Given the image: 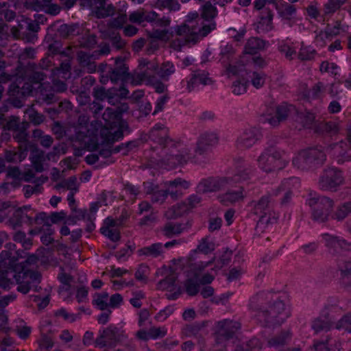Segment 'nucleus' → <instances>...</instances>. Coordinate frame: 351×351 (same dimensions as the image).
Wrapping results in <instances>:
<instances>
[{
  "label": "nucleus",
  "instance_id": "39448f33",
  "mask_svg": "<svg viewBox=\"0 0 351 351\" xmlns=\"http://www.w3.org/2000/svg\"><path fill=\"white\" fill-rule=\"evenodd\" d=\"M326 160L325 152L319 147L300 150L293 158L294 167L301 170H310L322 166Z\"/></svg>",
  "mask_w": 351,
  "mask_h": 351
},
{
  "label": "nucleus",
  "instance_id": "dca6fc26",
  "mask_svg": "<svg viewBox=\"0 0 351 351\" xmlns=\"http://www.w3.org/2000/svg\"><path fill=\"white\" fill-rule=\"evenodd\" d=\"M254 170L253 167L243 159H238L236 162L235 173L232 177L227 178L228 186H232L233 183H241L250 180Z\"/></svg>",
  "mask_w": 351,
  "mask_h": 351
},
{
  "label": "nucleus",
  "instance_id": "2eb2a0df",
  "mask_svg": "<svg viewBox=\"0 0 351 351\" xmlns=\"http://www.w3.org/2000/svg\"><path fill=\"white\" fill-rule=\"evenodd\" d=\"M7 128L12 132L14 139L20 143H26L27 142L28 134L27 130L29 127V123L27 121H20L19 117H12L7 122Z\"/></svg>",
  "mask_w": 351,
  "mask_h": 351
},
{
  "label": "nucleus",
  "instance_id": "a211bd4d",
  "mask_svg": "<svg viewBox=\"0 0 351 351\" xmlns=\"http://www.w3.org/2000/svg\"><path fill=\"white\" fill-rule=\"evenodd\" d=\"M228 187L227 178L203 179L197 185L199 192L206 193L226 189Z\"/></svg>",
  "mask_w": 351,
  "mask_h": 351
},
{
  "label": "nucleus",
  "instance_id": "864d4df0",
  "mask_svg": "<svg viewBox=\"0 0 351 351\" xmlns=\"http://www.w3.org/2000/svg\"><path fill=\"white\" fill-rule=\"evenodd\" d=\"M60 188H64L67 190H69L70 192L78 191V184L77 178L74 176L70 177L64 182L59 183L55 186V189H59Z\"/></svg>",
  "mask_w": 351,
  "mask_h": 351
},
{
  "label": "nucleus",
  "instance_id": "f3484780",
  "mask_svg": "<svg viewBox=\"0 0 351 351\" xmlns=\"http://www.w3.org/2000/svg\"><path fill=\"white\" fill-rule=\"evenodd\" d=\"M219 138L216 133L206 132L202 134L196 143L195 152L197 155L204 157L210 151L213 147L217 145Z\"/></svg>",
  "mask_w": 351,
  "mask_h": 351
},
{
  "label": "nucleus",
  "instance_id": "3c124183",
  "mask_svg": "<svg viewBox=\"0 0 351 351\" xmlns=\"http://www.w3.org/2000/svg\"><path fill=\"white\" fill-rule=\"evenodd\" d=\"M215 250V243L209 240L208 236L202 238L197 245V250L204 254H208Z\"/></svg>",
  "mask_w": 351,
  "mask_h": 351
},
{
  "label": "nucleus",
  "instance_id": "09e8293b",
  "mask_svg": "<svg viewBox=\"0 0 351 351\" xmlns=\"http://www.w3.org/2000/svg\"><path fill=\"white\" fill-rule=\"evenodd\" d=\"M110 92L108 98L106 99L109 104L114 105L116 102H118L121 98L126 97L128 94V90L121 87L119 90L114 88H110Z\"/></svg>",
  "mask_w": 351,
  "mask_h": 351
},
{
  "label": "nucleus",
  "instance_id": "9d476101",
  "mask_svg": "<svg viewBox=\"0 0 351 351\" xmlns=\"http://www.w3.org/2000/svg\"><path fill=\"white\" fill-rule=\"evenodd\" d=\"M13 276L18 285L17 291L23 294L27 293L32 288L36 291L40 281V274L32 270H23L14 274Z\"/></svg>",
  "mask_w": 351,
  "mask_h": 351
},
{
  "label": "nucleus",
  "instance_id": "c756f323",
  "mask_svg": "<svg viewBox=\"0 0 351 351\" xmlns=\"http://www.w3.org/2000/svg\"><path fill=\"white\" fill-rule=\"evenodd\" d=\"M157 13L154 11H146L144 9H138L132 12L129 16V20L132 23H141L145 21L152 23L156 17Z\"/></svg>",
  "mask_w": 351,
  "mask_h": 351
},
{
  "label": "nucleus",
  "instance_id": "412c9836",
  "mask_svg": "<svg viewBox=\"0 0 351 351\" xmlns=\"http://www.w3.org/2000/svg\"><path fill=\"white\" fill-rule=\"evenodd\" d=\"M118 330L116 327L110 326L100 332L95 340V346L99 348H113L117 345Z\"/></svg>",
  "mask_w": 351,
  "mask_h": 351
},
{
  "label": "nucleus",
  "instance_id": "774afa93",
  "mask_svg": "<svg viewBox=\"0 0 351 351\" xmlns=\"http://www.w3.org/2000/svg\"><path fill=\"white\" fill-rule=\"evenodd\" d=\"M335 328L341 329L343 328L346 330L351 332V313L343 316L341 319L338 321V323L335 326Z\"/></svg>",
  "mask_w": 351,
  "mask_h": 351
},
{
  "label": "nucleus",
  "instance_id": "b1692460",
  "mask_svg": "<svg viewBox=\"0 0 351 351\" xmlns=\"http://www.w3.org/2000/svg\"><path fill=\"white\" fill-rule=\"evenodd\" d=\"M120 222L112 217H107L100 229L101 233L112 241L116 242L121 238L120 231L118 228Z\"/></svg>",
  "mask_w": 351,
  "mask_h": 351
},
{
  "label": "nucleus",
  "instance_id": "603ef678",
  "mask_svg": "<svg viewBox=\"0 0 351 351\" xmlns=\"http://www.w3.org/2000/svg\"><path fill=\"white\" fill-rule=\"evenodd\" d=\"M291 335L288 331H282L278 336H276L268 341L270 347H278L286 343L287 340L290 339Z\"/></svg>",
  "mask_w": 351,
  "mask_h": 351
},
{
  "label": "nucleus",
  "instance_id": "4be33fe9",
  "mask_svg": "<svg viewBox=\"0 0 351 351\" xmlns=\"http://www.w3.org/2000/svg\"><path fill=\"white\" fill-rule=\"evenodd\" d=\"M322 237L325 242L326 247L331 253L337 254L342 250H349L350 248V244L339 237L324 233L322 234Z\"/></svg>",
  "mask_w": 351,
  "mask_h": 351
},
{
  "label": "nucleus",
  "instance_id": "473e14b6",
  "mask_svg": "<svg viewBox=\"0 0 351 351\" xmlns=\"http://www.w3.org/2000/svg\"><path fill=\"white\" fill-rule=\"evenodd\" d=\"M95 54H88L84 51H80L77 54V59L79 64L83 68L87 70L89 73H94L96 71V64L95 60L96 59Z\"/></svg>",
  "mask_w": 351,
  "mask_h": 351
},
{
  "label": "nucleus",
  "instance_id": "f257e3e1",
  "mask_svg": "<svg viewBox=\"0 0 351 351\" xmlns=\"http://www.w3.org/2000/svg\"><path fill=\"white\" fill-rule=\"evenodd\" d=\"M285 296L269 291H260L250 299L249 308L263 326L280 325L291 315Z\"/></svg>",
  "mask_w": 351,
  "mask_h": 351
},
{
  "label": "nucleus",
  "instance_id": "e2e57ef3",
  "mask_svg": "<svg viewBox=\"0 0 351 351\" xmlns=\"http://www.w3.org/2000/svg\"><path fill=\"white\" fill-rule=\"evenodd\" d=\"M247 82L244 79L236 80L232 86V93L237 95L243 94L247 91Z\"/></svg>",
  "mask_w": 351,
  "mask_h": 351
},
{
  "label": "nucleus",
  "instance_id": "052dcab7",
  "mask_svg": "<svg viewBox=\"0 0 351 351\" xmlns=\"http://www.w3.org/2000/svg\"><path fill=\"white\" fill-rule=\"evenodd\" d=\"M8 7V3H0V17L8 21H10L15 18L16 14L14 11L9 10Z\"/></svg>",
  "mask_w": 351,
  "mask_h": 351
},
{
  "label": "nucleus",
  "instance_id": "7c9ffc66",
  "mask_svg": "<svg viewBox=\"0 0 351 351\" xmlns=\"http://www.w3.org/2000/svg\"><path fill=\"white\" fill-rule=\"evenodd\" d=\"M27 155V145H20L18 150H6L5 152V160L8 162H18L23 160Z\"/></svg>",
  "mask_w": 351,
  "mask_h": 351
},
{
  "label": "nucleus",
  "instance_id": "5fc2aeb1",
  "mask_svg": "<svg viewBox=\"0 0 351 351\" xmlns=\"http://www.w3.org/2000/svg\"><path fill=\"white\" fill-rule=\"evenodd\" d=\"M316 53V51L312 47L302 46L298 53V58L302 61L311 60L314 59Z\"/></svg>",
  "mask_w": 351,
  "mask_h": 351
},
{
  "label": "nucleus",
  "instance_id": "1a4fd4ad",
  "mask_svg": "<svg viewBox=\"0 0 351 351\" xmlns=\"http://www.w3.org/2000/svg\"><path fill=\"white\" fill-rule=\"evenodd\" d=\"M198 21H200L197 12L189 13L180 25L177 26L176 34L183 38L187 44H195L198 40Z\"/></svg>",
  "mask_w": 351,
  "mask_h": 351
},
{
  "label": "nucleus",
  "instance_id": "f8f14e48",
  "mask_svg": "<svg viewBox=\"0 0 351 351\" xmlns=\"http://www.w3.org/2000/svg\"><path fill=\"white\" fill-rule=\"evenodd\" d=\"M327 150L339 165L351 161V141L348 139L347 135L344 140L330 144Z\"/></svg>",
  "mask_w": 351,
  "mask_h": 351
},
{
  "label": "nucleus",
  "instance_id": "c03bdc74",
  "mask_svg": "<svg viewBox=\"0 0 351 351\" xmlns=\"http://www.w3.org/2000/svg\"><path fill=\"white\" fill-rule=\"evenodd\" d=\"M312 328L315 331V332H318L322 330H329L332 328V320L326 319L322 316V315H321L320 317L315 319L313 322Z\"/></svg>",
  "mask_w": 351,
  "mask_h": 351
},
{
  "label": "nucleus",
  "instance_id": "f03ea898",
  "mask_svg": "<svg viewBox=\"0 0 351 351\" xmlns=\"http://www.w3.org/2000/svg\"><path fill=\"white\" fill-rule=\"evenodd\" d=\"M149 139L154 145L152 149L157 152L161 164L167 169H173L178 165L186 163L191 157L189 149L182 147L180 141L169 137V130L163 124L156 123L149 132Z\"/></svg>",
  "mask_w": 351,
  "mask_h": 351
},
{
  "label": "nucleus",
  "instance_id": "4468645a",
  "mask_svg": "<svg viewBox=\"0 0 351 351\" xmlns=\"http://www.w3.org/2000/svg\"><path fill=\"white\" fill-rule=\"evenodd\" d=\"M211 82L212 80L208 77V73L206 71L195 70L193 71L185 80H183L181 82V84L186 92L190 93L199 84L208 85Z\"/></svg>",
  "mask_w": 351,
  "mask_h": 351
},
{
  "label": "nucleus",
  "instance_id": "c9c22d12",
  "mask_svg": "<svg viewBox=\"0 0 351 351\" xmlns=\"http://www.w3.org/2000/svg\"><path fill=\"white\" fill-rule=\"evenodd\" d=\"M47 180L48 178L47 176H41L34 181L36 183L35 185H25L23 187V191L25 197L26 198H29L34 194L41 193L43 190L42 185L47 182Z\"/></svg>",
  "mask_w": 351,
  "mask_h": 351
},
{
  "label": "nucleus",
  "instance_id": "37998d69",
  "mask_svg": "<svg viewBox=\"0 0 351 351\" xmlns=\"http://www.w3.org/2000/svg\"><path fill=\"white\" fill-rule=\"evenodd\" d=\"M30 160L34 169L36 172H42L44 170L43 162L45 160L44 152L36 150L32 152Z\"/></svg>",
  "mask_w": 351,
  "mask_h": 351
},
{
  "label": "nucleus",
  "instance_id": "0eeeda50",
  "mask_svg": "<svg viewBox=\"0 0 351 351\" xmlns=\"http://www.w3.org/2000/svg\"><path fill=\"white\" fill-rule=\"evenodd\" d=\"M306 204L311 208L313 219L321 223L328 220L334 207V201L324 195L311 197L306 200Z\"/></svg>",
  "mask_w": 351,
  "mask_h": 351
},
{
  "label": "nucleus",
  "instance_id": "13d9d810",
  "mask_svg": "<svg viewBox=\"0 0 351 351\" xmlns=\"http://www.w3.org/2000/svg\"><path fill=\"white\" fill-rule=\"evenodd\" d=\"M13 239L14 241L21 243L25 249H29L32 245V239L31 238H27L25 233L22 231L15 232L13 236Z\"/></svg>",
  "mask_w": 351,
  "mask_h": 351
},
{
  "label": "nucleus",
  "instance_id": "423d86ee",
  "mask_svg": "<svg viewBox=\"0 0 351 351\" xmlns=\"http://www.w3.org/2000/svg\"><path fill=\"white\" fill-rule=\"evenodd\" d=\"M346 182L343 171L336 167L324 169L319 178L318 186L323 191L336 192Z\"/></svg>",
  "mask_w": 351,
  "mask_h": 351
},
{
  "label": "nucleus",
  "instance_id": "de8ad7c7",
  "mask_svg": "<svg viewBox=\"0 0 351 351\" xmlns=\"http://www.w3.org/2000/svg\"><path fill=\"white\" fill-rule=\"evenodd\" d=\"M341 309L338 306H331L330 307L326 308L322 313V316L326 319L332 320V327H335L336 324L338 323H335V321L341 315Z\"/></svg>",
  "mask_w": 351,
  "mask_h": 351
},
{
  "label": "nucleus",
  "instance_id": "4d7b16f0",
  "mask_svg": "<svg viewBox=\"0 0 351 351\" xmlns=\"http://www.w3.org/2000/svg\"><path fill=\"white\" fill-rule=\"evenodd\" d=\"M27 67L32 70L33 72L28 76L29 80L32 83H41L45 80V75L41 71H35L36 64L34 63H28Z\"/></svg>",
  "mask_w": 351,
  "mask_h": 351
},
{
  "label": "nucleus",
  "instance_id": "ea45409f",
  "mask_svg": "<svg viewBox=\"0 0 351 351\" xmlns=\"http://www.w3.org/2000/svg\"><path fill=\"white\" fill-rule=\"evenodd\" d=\"M204 330V326L201 324L186 325L182 330V334L186 337H201Z\"/></svg>",
  "mask_w": 351,
  "mask_h": 351
},
{
  "label": "nucleus",
  "instance_id": "69168bd1",
  "mask_svg": "<svg viewBox=\"0 0 351 351\" xmlns=\"http://www.w3.org/2000/svg\"><path fill=\"white\" fill-rule=\"evenodd\" d=\"M40 350H49L53 346V339L51 335H42L38 341Z\"/></svg>",
  "mask_w": 351,
  "mask_h": 351
},
{
  "label": "nucleus",
  "instance_id": "6e6552de",
  "mask_svg": "<svg viewBox=\"0 0 351 351\" xmlns=\"http://www.w3.org/2000/svg\"><path fill=\"white\" fill-rule=\"evenodd\" d=\"M250 206L252 213L259 217L258 225L268 226L277 221L278 215L272 210L269 194L262 196L258 201H252Z\"/></svg>",
  "mask_w": 351,
  "mask_h": 351
},
{
  "label": "nucleus",
  "instance_id": "a18cd8bd",
  "mask_svg": "<svg viewBox=\"0 0 351 351\" xmlns=\"http://www.w3.org/2000/svg\"><path fill=\"white\" fill-rule=\"evenodd\" d=\"M149 274V267L145 263H141L138 266L134 276L138 281L143 284H147Z\"/></svg>",
  "mask_w": 351,
  "mask_h": 351
},
{
  "label": "nucleus",
  "instance_id": "0e129e2a",
  "mask_svg": "<svg viewBox=\"0 0 351 351\" xmlns=\"http://www.w3.org/2000/svg\"><path fill=\"white\" fill-rule=\"evenodd\" d=\"M77 26L76 25L64 24L60 25L58 32L62 37L66 38L70 36L75 35Z\"/></svg>",
  "mask_w": 351,
  "mask_h": 351
},
{
  "label": "nucleus",
  "instance_id": "bf43d9fd",
  "mask_svg": "<svg viewBox=\"0 0 351 351\" xmlns=\"http://www.w3.org/2000/svg\"><path fill=\"white\" fill-rule=\"evenodd\" d=\"M266 75L263 72L252 73L251 76V82L254 87L258 89L263 86L265 83Z\"/></svg>",
  "mask_w": 351,
  "mask_h": 351
},
{
  "label": "nucleus",
  "instance_id": "aec40b11",
  "mask_svg": "<svg viewBox=\"0 0 351 351\" xmlns=\"http://www.w3.org/2000/svg\"><path fill=\"white\" fill-rule=\"evenodd\" d=\"M33 214L34 209H32L29 206H25L14 211L13 215L9 219V223L14 229L21 226L23 223L30 226Z\"/></svg>",
  "mask_w": 351,
  "mask_h": 351
},
{
  "label": "nucleus",
  "instance_id": "338daca9",
  "mask_svg": "<svg viewBox=\"0 0 351 351\" xmlns=\"http://www.w3.org/2000/svg\"><path fill=\"white\" fill-rule=\"evenodd\" d=\"M278 50L286 57V58L289 60H293L296 54L295 50L292 47L286 43H281L278 46Z\"/></svg>",
  "mask_w": 351,
  "mask_h": 351
},
{
  "label": "nucleus",
  "instance_id": "79ce46f5",
  "mask_svg": "<svg viewBox=\"0 0 351 351\" xmlns=\"http://www.w3.org/2000/svg\"><path fill=\"white\" fill-rule=\"evenodd\" d=\"M217 9L210 1H206L201 8V16L203 19L210 21L217 16Z\"/></svg>",
  "mask_w": 351,
  "mask_h": 351
},
{
  "label": "nucleus",
  "instance_id": "f704fd0d",
  "mask_svg": "<svg viewBox=\"0 0 351 351\" xmlns=\"http://www.w3.org/2000/svg\"><path fill=\"white\" fill-rule=\"evenodd\" d=\"M348 1V0H328L323 5L324 19L331 17Z\"/></svg>",
  "mask_w": 351,
  "mask_h": 351
},
{
  "label": "nucleus",
  "instance_id": "7ed1b4c3",
  "mask_svg": "<svg viewBox=\"0 0 351 351\" xmlns=\"http://www.w3.org/2000/svg\"><path fill=\"white\" fill-rule=\"evenodd\" d=\"M127 104L120 108H107L102 114L104 121L101 136L107 144H112L123 138L125 123L122 121V112L128 109Z\"/></svg>",
  "mask_w": 351,
  "mask_h": 351
},
{
  "label": "nucleus",
  "instance_id": "393cba45",
  "mask_svg": "<svg viewBox=\"0 0 351 351\" xmlns=\"http://www.w3.org/2000/svg\"><path fill=\"white\" fill-rule=\"evenodd\" d=\"M277 10L282 20L285 21L290 26L294 23L297 14V8L295 5L284 2L277 8Z\"/></svg>",
  "mask_w": 351,
  "mask_h": 351
},
{
  "label": "nucleus",
  "instance_id": "58836bf2",
  "mask_svg": "<svg viewBox=\"0 0 351 351\" xmlns=\"http://www.w3.org/2000/svg\"><path fill=\"white\" fill-rule=\"evenodd\" d=\"M351 213V201L346 202L339 204L331 218L337 221H342Z\"/></svg>",
  "mask_w": 351,
  "mask_h": 351
},
{
  "label": "nucleus",
  "instance_id": "a19ab883",
  "mask_svg": "<svg viewBox=\"0 0 351 351\" xmlns=\"http://www.w3.org/2000/svg\"><path fill=\"white\" fill-rule=\"evenodd\" d=\"M189 211L186 202H182L172 206L165 212V216L168 219H174L182 216Z\"/></svg>",
  "mask_w": 351,
  "mask_h": 351
},
{
  "label": "nucleus",
  "instance_id": "ddd939ff",
  "mask_svg": "<svg viewBox=\"0 0 351 351\" xmlns=\"http://www.w3.org/2000/svg\"><path fill=\"white\" fill-rule=\"evenodd\" d=\"M93 305L100 311L119 308L123 303V297L119 293H114L109 297L107 292L96 293L93 295Z\"/></svg>",
  "mask_w": 351,
  "mask_h": 351
},
{
  "label": "nucleus",
  "instance_id": "8fccbe9b",
  "mask_svg": "<svg viewBox=\"0 0 351 351\" xmlns=\"http://www.w3.org/2000/svg\"><path fill=\"white\" fill-rule=\"evenodd\" d=\"M326 86L322 82L315 83L309 91V95L312 99H317L324 97Z\"/></svg>",
  "mask_w": 351,
  "mask_h": 351
},
{
  "label": "nucleus",
  "instance_id": "49530a36",
  "mask_svg": "<svg viewBox=\"0 0 351 351\" xmlns=\"http://www.w3.org/2000/svg\"><path fill=\"white\" fill-rule=\"evenodd\" d=\"M176 68L170 61L164 62L159 68L158 75L164 80H168L169 76L173 74Z\"/></svg>",
  "mask_w": 351,
  "mask_h": 351
},
{
  "label": "nucleus",
  "instance_id": "9b49d317",
  "mask_svg": "<svg viewBox=\"0 0 351 351\" xmlns=\"http://www.w3.org/2000/svg\"><path fill=\"white\" fill-rule=\"evenodd\" d=\"M241 324L239 322L225 319L217 323L216 341L221 343L223 341L232 339L237 332L241 329Z\"/></svg>",
  "mask_w": 351,
  "mask_h": 351
},
{
  "label": "nucleus",
  "instance_id": "a878e982",
  "mask_svg": "<svg viewBox=\"0 0 351 351\" xmlns=\"http://www.w3.org/2000/svg\"><path fill=\"white\" fill-rule=\"evenodd\" d=\"M274 12L269 8H266L259 12L258 28L262 32H269L274 26L273 23Z\"/></svg>",
  "mask_w": 351,
  "mask_h": 351
},
{
  "label": "nucleus",
  "instance_id": "cd10ccee",
  "mask_svg": "<svg viewBox=\"0 0 351 351\" xmlns=\"http://www.w3.org/2000/svg\"><path fill=\"white\" fill-rule=\"evenodd\" d=\"M148 61L142 60L139 64L140 71L135 72L132 75V82L139 84L143 82H152V76L148 71L151 67L149 66Z\"/></svg>",
  "mask_w": 351,
  "mask_h": 351
},
{
  "label": "nucleus",
  "instance_id": "680f3d73",
  "mask_svg": "<svg viewBox=\"0 0 351 351\" xmlns=\"http://www.w3.org/2000/svg\"><path fill=\"white\" fill-rule=\"evenodd\" d=\"M184 288L187 294L190 296H194L199 292V285L193 279H187L184 282Z\"/></svg>",
  "mask_w": 351,
  "mask_h": 351
},
{
  "label": "nucleus",
  "instance_id": "4c0bfd02",
  "mask_svg": "<svg viewBox=\"0 0 351 351\" xmlns=\"http://www.w3.org/2000/svg\"><path fill=\"white\" fill-rule=\"evenodd\" d=\"M185 230L182 223L176 222H167L162 228V232L167 238H171L182 234Z\"/></svg>",
  "mask_w": 351,
  "mask_h": 351
},
{
  "label": "nucleus",
  "instance_id": "2f4dec72",
  "mask_svg": "<svg viewBox=\"0 0 351 351\" xmlns=\"http://www.w3.org/2000/svg\"><path fill=\"white\" fill-rule=\"evenodd\" d=\"M267 42L258 37H252L249 38L244 47V53L247 54L254 55L259 51L263 50Z\"/></svg>",
  "mask_w": 351,
  "mask_h": 351
},
{
  "label": "nucleus",
  "instance_id": "c85d7f7f",
  "mask_svg": "<svg viewBox=\"0 0 351 351\" xmlns=\"http://www.w3.org/2000/svg\"><path fill=\"white\" fill-rule=\"evenodd\" d=\"M339 284L345 288H351V261H346L338 265Z\"/></svg>",
  "mask_w": 351,
  "mask_h": 351
},
{
  "label": "nucleus",
  "instance_id": "72a5a7b5",
  "mask_svg": "<svg viewBox=\"0 0 351 351\" xmlns=\"http://www.w3.org/2000/svg\"><path fill=\"white\" fill-rule=\"evenodd\" d=\"M163 252V245L160 243H153L138 250V256H145L152 258L160 256Z\"/></svg>",
  "mask_w": 351,
  "mask_h": 351
},
{
  "label": "nucleus",
  "instance_id": "5701e85b",
  "mask_svg": "<svg viewBox=\"0 0 351 351\" xmlns=\"http://www.w3.org/2000/svg\"><path fill=\"white\" fill-rule=\"evenodd\" d=\"M245 197V189L243 186H239L237 189H230L225 193L219 195L218 199L221 204L228 206L243 202Z\"/></svg>",
  "mask_w": 351,
  "mask_h": 351
},
{
  "label": "nucleus",
  "instance_id": "e433bc0d",
  "mask_svg": "<svg viewBox=\"0 0 351 351\" xmlns=\"http://www.w3.org/2000/svg\"><path fill=\"white\" fill-rule=\"evenodd\" d=\"M299 185V179L295 177L286 179L282 182L280 186L279 187V190L286 191L284 198L282 200V203L289 202L292 197V192L291 189L292 188L298 186Z\"/></svg>",
  "mask_w": 351,
  "mask_h": 351
},
{
  "label": "nucleus",
  "instance_id": "20e7f679",
  "mask_svg": "<svg viewBox=\"0 0 351 351\" xmlns=\"http://www.w3.org/2000/svg\"><path fill=\"white\" fill-rule=\"evenodd\" d=\"M285 155L284 150L274 145L268 146L258 157V166L266 173L281 170L288 164V160L285 158Z\"/></svg>",
  "mask_w": 351,
  "mask_h": 351
},
{
  "label": "nucleus",
  "instance_id": "6ab92c4d",
  "mask_svg": "<svg viewBox=\"0 0 351 351\" xmlns=\"http://www.w3.org/2000/svg\"><path fill=\"white\" fill-rule=\"evenodd\" d=\"M262 138L261 131L255 128L245 130L237 138V145L240 149H249Z\"/></svg>",
  "mask_w": 351,
  "mask_h": 351
},
{
  "label": "nucleus",
  "instance_id": "6e6d98bb",
  "mask_svg": "<svg viewBox=\"0 0 351 351\" xmlns=\"http://www.w3.org/2000/svg\"><path fill=\"white\" fill-rule=\"evenodd\" d=\"M45 226L49 225V217L44 212L37 213L34 210L32 220L30 226Z\"/></svg>",
  "mask_w": 351,
  "mask_h": 351
},
{
  "label": "nucleus",
  "instance_id": "bb28decb",
  "mask_svg": "<svg viewBox=\"0 0 351 351\" xmlns=\"http://www.w3.org/2000/svg\"><path fill=\"white\" fill-rule=\"evenodd\" d=\"M290 112V107L287 104H282L276 106L275 109V115L268 114L266 117V121L271 126H277L279 123L285 121L289 116Z\"/></svg>",
  "mask_w": 351,
  "mask_h": 351
}]
</instances>
